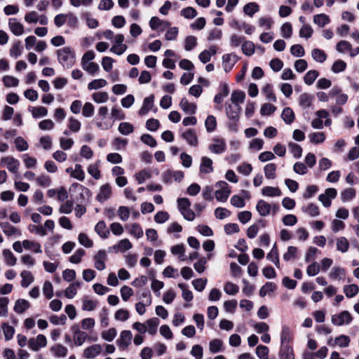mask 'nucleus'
<instances>
[{"label": "nucleus", "instance_id": "1", "mask_svg": "<svg viewBox=\"0 0 359 359\" xmlns=\"http://www.w3.org/2000/svg\"><path fill=\"white\" fill-rule=\"evenodd\" d=\"M57 60L59 63L67 69L71 68L76 62L74 50L69 47H63L57 50Z\"/></svg>", "mask_w": 359, "mask_h": 359}, {"label": "nucleus", "instance_id": "2", "mask_svg": "<svg viewBox=\"0 0 359 359\" xmlns=\"http://www.w3.org/2000/svg\"><path fill=\"white\" fill-rule=\"evenodd\" d=\"M217 189L215 195L217 201L224 203L231 194V190L229 185L224 181H219L215 184Z\"/></svg>", "mask_w": 359, "mask_h": 359}, {"label": "nucleus", "instance_id": "3", "mask_svg": "<svg viewBox=\"0 0 359 359\" xmlns=\"http://www.w3.org/2000/svg\"><path fill=\"white\" fill-rule=\"evenodd\" d=\"M256 209L261 216L266 217L271 212H272L273 215H275L278 212L279 206L276 203L269 204L264 200H259L257 203Z\"/></svg>", "mask_w": 359, "mask_h": 359}, {"label": "nucleus", "instance_id": "4", "mask_svg": "<svg viewBox=\"0 0 359 359\" xmlns=\"http://www.w3.org/2000/svg\"><path fill=\"white\" fill-rule=\"evenodd\" d=\"M124 39V36L122 34L115 35L113 41L114 44L110 51L117 55L124 53L128 48L127 45L123 43Z\"/></svg>", "mask_w": 359, "mask_h": 359}, {"label": "nucleus", "instance_id": "5", "mask_svg": "<svg viewBox=\"0 0 359 359\" xmlns=\"http://www.w3.org/2000/svg\"><path fill=\"white\" fill-rule=\"evenodd\" d=\"M353 320L351 313L347 311H341L338 314H334L331 318L332 324L337 326L349 325Z\"/></svg>", "mask_w": 359, "mask_h": 359}, {"label": "nucleus", "instance_id": "6", "mask_svg": "<svg viewBox=\"0 0 359 359\" xmlns=\"http://www.w3.org/2000/svg\"><path fill=\"white\" fill-rule=\"evenodd\" d=\"M46 345L47 339L43 334H38L28 341V346L33 351H38L40 348L46 347Z\"/></svg>", "mask_w": 359, "mask_h": 359}, {"label": "nucleus", "instance_id": "7", "mask_svg": "<svg viewBox=\"0 0 359 359\" xmlns=\"http://www.w3.org/2000/svg\"><path fill=\"white\" fill-rule=\"evenodd\" d=\"M337 191L334 188H327L325 190L324 194L319 195L318 200L322 203L323 205L328 208L331 205V201L337 197Z\"/></svg>", "mask_w": 359, "mask_h": 359}, {"label": "nucleus", "instance_id": "8", "mask_svg": "<svg viewBox=\"0 0 359 359\" xmlns=\"http://www.w3.org/2000/svg\"><path fill=\"white\" fill-rule=\"evenodd\" d=\"M162 178L165 183H172L174 181L180 182L184 178V173L180 170L172 171L168 170L163 173Z\"/></svg>", "mask_w": 359, "mask_h": 359}, {"label": "nucleus", "instance_id": "9", "mask_svg": "<svg viewBox=\"0 0 359 359\" xmlns=\"http://www.w3.org/2000/svg\"><path fill=\"white\" fill-rule=\"evenodd\" d=\"M132 339V332L130 330H123L116 342L121 350H126L131 344Z\"/></svg>", "mask_w": 359, "mask_h": 359}, {"label": "nucleus", "instance_id": "10", "mask_svg": "<svg viewBox=\"0 0 359 359\" xmlns=\"http://www.w3.org/2000/svg\"><path fill=\"white\" fill-rule=\"evenodd\" d=\"M153 109L154 112H156L157 109L154 108V95H151L144 99L142 106L140 109L138 114L140 116H144Z\"/></svg>", "mask_w": 359, "mask_h": 359}, {"label": "nucleus", "instance_id": "11", "mask_svg": "<svg viewBox=\"0 0 359 359\" xmlns=\"http://www.w3.org/2000/svg\"><path fill=\"white\" fill-rule=\"evenodd\" d=\"M1 163H3L10 172L15 174L18 173L20 166V162L18 159L8 156L2 158L1 159Z\"/></svg>", "mask_w": 359, "mask_h": 359}, {"label": "nucleus", "instance_id": "12", "mask_svg": "<svg viewBox=\"0 0 359 359\" xmlns=\"http://www.w3.org/2000/svg\"><path fill=\"white\" fill-rule=\"evenodd\" d=\"M107 259V255L104 250L97 251L93 256L94 266L98 271H103L105 267V261Z\"/></svg>", "mask_w": 359, "mask_h": 359}, {"label": "nucleus", "instance_id": "13", "mask_svg": "<svg viewBox=\"0 0 359 359\" xmlns=\"http://www.w3.org/2000/svg\"><path fill=\"white\" fill-rule=\"evenodd\" d=\"M73 332V338L75 344L77 346H82L88 337V334L79 329L78 325H74L72 327Z\"/></svg>", "mask_w": 359, "mask_h": 359}, {"label": "nucleus", "instance_id": "14", "mask_svg": "<svg viewBox=\"0 0 359 359\" xmlns=\"http://www.w3.org/2000/svg\"><path fill=\"white\" fill-rule=\"evenodd\" d=\"M102 351V346L99 344H95L83 350V356L86 359H93L100 355Z\"/></svg>", "mask_w": 359, "mask_h": 359}, {"label": "nucleus", "instance_id": "15", "mask_svg": "<svg viewBox=\"0 0 359 359\" xmlns=\"http://www.w3.org/2000/svg\"><path fill=\"white\" fill-rule=\"evenodd\" d=\"M226 142L224 139L214 138L208 149L213 154H220L226 150Z\"/></svg>", "mask_w": 359, "mask_h": 359}, {"label": "nucleus", "instance_id": "16", "mask_svg": "<svg viewBox=\"0 0 359 359\" xmlns=\"http://www.w3.org/2000/svg\"><path fill=\"white\" fill-rule=\"evenodd\" d=\"M152 172L156 175L159 174L158 169H154L153 171L149 168H146L140 170L135 175V178L137 181L138 184H143L146 180H149L152 177Z\"/></svg>", "mask_w": 359, "mask_h": 359}, {"label": "nucleus", "instance_id": "17", "mask_svg": "<svg viewBox=\"0 0 359 359\" xmlns=\"http://www.w3.org/2000/svg\"><path fill=\"white\" fill-rule=\"evenodd\" d=\"M238 58L233 53L224 54L222 56V66L226 72H229L235 65Z\"/></svg>", "mask_w": 359, "mask_h": 359}, {"label": "nucleus", "instance_id": "18", "mask_svg": "<svg viewBox=\"0 0 359 359\" xmlns=\"http://www.w3.org/2000/svg\"><path fill=\"white\" fill-rule=\"evenodd\" d=\"M149 24L152 30L159 29L160 31H163L165 29L170 26V22L161 20L159 18L156 16L152 17L150 19Z\"/></svg>", "mask_w": 359, "mask_h": 359}, {"label": "nucleus", "instance_id": "19", "mask_svg": "<svg viewBox=\"0 0 359 359\" xmlns=\"http://www.w3.org/2000/svg\"><path fill=\"white\" fill-rule=\"evenodd\" d=\"M181 136L191 147H196L198 144L196 133L193 129L187 130Z\"/></svg>", "mask_w": 359, "mask_h": 359}, {"label": "nucleus", "instance_id": "20", "mask_svg": "<svg viewBox=\"0 0 359 359\" xmlns=\"http://www.w3.org/2000/svg\"><path fill=\"white\" fill-rule=\"evenodd\" d=\"M111 195V188L109 184H105L100 187L99 192L96 196V199L103 203L108 200Z\"/></svg>", "mask_w": 359, "mask_h": 359}, {"label": "nucleus", "instance_id": "21", "mask_svg": "<svg viewBox=\"0 0 359 359\" xmlns=\"http://www.w3.org/2000/svg\"><path fill=\"white\" fill-rule=\"evenodd\" d=\"M8 27L11 32L15 36H20L24 33V26L16 18H10Z\"/></svg>", "mask_w": 359, "mask_h": 359}, {"label": "nucleus", "instance_id": "22", "mask_svg": "<svg viewBox=\"0 0 359 359\" xmlns=\"http://www.w3.org/2000/svg\"><path fill=\"white\" fill-rule=\"evenodd\" d=\"M241 107L238 104H228L226 114L229 120H239Z\"/></svg>", "mask_w": 359, "mask_h": 359}, {"label": "nucleus", "instance_id": "23", "mask_svg": "<svg viewBox=\"0 0 359 359\" xmlns=\"http://www.w3.org/2000/svg\"><path fill=\"white\" fill-rule=\"evenodd\" d=\"M50 351L55 358H65L67 356L68 349L66 346L60 344H57L50 347Z\"/></svg>", "mask_w": 359, "mask_h": 359}, {"label": "nucleus", "instance_id": "24", "mask_svg": "<svg viewBox=\"0 0 359 359\" xmlns=\"http://www.w3.org/2000/svg\"><path fill=\"white\" fill-rule=\"evenodd\" d=\"M126 229L129 233L137 239L142 238L144 235V231L141 226L137 223H133L126 226Z\"/></svg>", "mask_w": 359, "mask_h": 359}, {"label": "nucleus", "instance_id": "25", "mask_svg": "<svg viewBox=\"0 0 359 359\" xmlns=\"http://www.w3.org/2000/svg\"><path fill=\"white\" fill-rule=\"evenodd\" d=\"M180 107L186 114H194L197 109L196 104L189 102L185 97H183L181 100Z\"/></svg>", "mask_w": 359, "mask_h": 359}, {"label": "nucleus", "instance_id": "26", "mask_svg": "<svg viewBox=\"0 0 359 359\" xmlns=\"http://www.w3.org/2000/svg\"><path fill=\"white\" fill-rule=\"evenodd\" d=\"M133 248V244L128 238H124L118 242L117 244L114 245L112 248L115 252H125L127 250H130Z\"/></svg>", "mask_w": 359, "mask_h": 359}, {"label": "nucleus", "instance_id": "27", "mask_svg": "<svg viewBox=\"0 0 359 359\" xmlns=\"http://www.w3.org/2000/svg\"><path fill=\"white\" fill-rule=\"evenodd\" d=\"M313 100V97L307 93H304L299 97V104L304 109L311 107Z\"/></svg>", "mask_w": 359, "mask_h": 359}, {"label": "nucleus", "instance_id": "28", "mask_svg": "<svg viewBox=\"0 0 359 359\" xmlns=\"http://www.w3.org/2000/svg\"><path fill=\"white\" fill-rule=\"evenodd\" d=\"M213 171L212 161L206 156L201 158L200 165V172L205 174L210 173Z\"/></svg>", "mask_w": 359, "mask_h": 359}, {"label": "nucleus", "instance_id": "29", "mask_svg": "<svg viewBox=\"0 0 359 359\" xmlns=\"http://www.w3.org/2000/svg\"><path fill=\"white\" fill-rule=\"evenodd\" d=\"M262 194L264 196L278 197L281 196L282 192L278 187L266 186L262 189Z\"/></svg>", "mask_w": 359, "mask_h": 359}, {"label": "nucleus", "instance_id": "30", "mask_svg": "<svg viewBox=\"0 0 359 359\" xmlns=\"http://www.w3.org/2000/svg\"><path fill=\"white\" fill-rule=\"evenodd\" d=\"M80 282H74L70 284L64 291V294L67 299H73L77 294L78 289L81 287Z\"/></svg>", "mask_w": 359, "mask_h": 359}, {"label": "nucleus", "instance_id": "31", "mask_svg": "<svg viewBox=\"0 0 359 359\" xmlns=\"http://www.w3.org/2000/svg\"><path fill=\"white\" fill-rule=\"evenodd\" d=\"M276 165L273 163H269L264 165V173L266 179L274 180L276 177Z\"/></svg>", "mask_w": 359, "mask_h": 359}, {"label": "nucleus", "instance_id": "32", "mask_svg": "<svg viewBox=\"0 0 359 359\" xmlns=\"http://www.w3.org/2000/svg\"><path fill=\"white\" fill-rule=\"evenodd\" d=\"M346 271L340 266H335L331 270L329 277L332 280H341L345 278Z\"/></svg>", "mask_w": 359, "mask_h": 359}, {"label": "nucleus", "instance_id": "33", "mask_svg": "<svg viewBox=\"0 0 359 359\" xmlns=\"http://www.w3.org/2000/svg\"><path fill=\"white\" fill-rule=\"evenodd\" d=\"M100 166V161H97L95 163L90 164L87 168L88 173L90 175H91L95 180H99L101 177Z\"/></svg>", "mask_w": 359, "mask_h": 359}, {"label": "nucleus", "instance_id": "34", "mask_svg": "<svg viewBox=\"0 0 359 359\" xmlns=\"http://www.w3.org/2000/svg\"><path fill=\"white\" fill-rule=\"evenodd\" d=\"M30 306L29 302L24 299H17L15 302L13 310L17 313H22Z\"/></svg>", "mask_w": 359, "mask_h": 359}, {"label": "nucleus", "instance_id": "35", "mask_svg": "<svg viewBox=\"0 0 359 359\" xmlns=\"http://www.w3.org/2000/svg\"><path fill=\"white\" fill-rule=\"evenodd\" d=\"M22 245L25 249L32 250L34 253L42 252L41 245L37 242L29 240H24L22 241Z\"/></svg>", "mask_w": 359, "mask_h": 359}, {"label": "nucleus", "instance_id": "36", "mask_svg": "<svg viewBox=\"0 0 359 359\" xmlns=\"http://www.w3.org/2000/svg\"><path fill=\"white\" fill-rule=\"evenodd\" d=\"M281 118L286 124L290 125L294 121L295 115L290 107H285L282 111Z\"/></svg>", "mask_w": 359, "mask_h": 359}, {"label": "nucleus", "instance_id": "37", "mask_svg": "<svg viewBox=\"0 0 359 359\" xmlns=\"http://www.w3.org/2000/svg\"><path fill=\"white\" fill-rule=\"evenodd\" d=\"M20 276L22 278L21 286L22 287H27L34 280V276L29 271H22L20 273Z\"/></svg>", "mask_w": 359, "mask_h": 359}, {"label": "nucleus", "instance_id": "38", "mask_svg": "<svg viewBox=\"0 0 359 359\" xmlns=\"http://www.w3.org/2000/svg\"><path fill=\"white\" fill-rule=\"evenodd\" d=\"M262 93L265 95L268 101L276 102L277 100L276 96L273 92V86L267 83L262 89Z\"/></svg>", "mask_w": 359, "mask_h": 359}, {"label": "nucleus", "instance_id": "39", "mask_svg": "<svg viewBox=\"0 0 359 359\" xmlns=\"http://www.w3.org/2000/svg\"><path fill=\"white\" fill-rule=\"evenodd\" d=\"M96 233L103 238H107L109 236V231L107 229L106 224L104 221H100L95 226Z\"/></svg>", "mask_w": 359, "mask_h": 359}, {"label": "nucleus", "instance_id": "40", "mask_svg": "<svg viewBox=\"0 0 359 359\" xmlns=\"http://www.w3.org/2000/svg\"><path fill=\"white\" fill-rule=\"evenodd\" d=\"M330 22L328 15L324 13L317 14L313 16V22L320 27H323Z\"/></svg>", "mask_w": 359, "mask_h": 359}, {"label": "nucleus", "instance_id": "41", "mask_svg": "<svg viewBox=\"0 0 359 359\" xmlns=\"http://www.w3.org/2000/svg\"><path fill=\"white\" fill-rule=\"evenodd\" d=\"M266 258L272 262L276 267H280L278 248L276 243L273 245L271 251L267 254Z\"/></svg>", "mask_w": 359, "mask_h": 359}, {"label": "nucleus", "instance_id": "42", "mask_svg": "<svg viewBox=\"0 0 359 359\" xmlns=\"http://www.w3.org/2000/svg\"><path fill=\"white\" fill-rule=\"evenodd\" d=\"M302 210L311 217H317L320 214L318 207L313 203H309L306 206H303Z\"/></svg>", "mask_w": 359, "mask_h": 359}, {"label": "nucleus", "instance_id": "43", "mask_svg": "<svg viewBox=\"0 0 359 359\" xmlns=\"http://www.w3.org/2000/svg\"><path fill=\"white\" fill-rule=\"evenodd\" d=\"M343 290L347 298H352L358 294L359 287L355 284L346 285L344 287Z\"/></svg>", "mask_w": 359, "mask_h": 359}, {"label": "nucleus", "instance_id": "44", "mask_svg": "<svg viewBox=\"0 0 359 359\" xmlns=\"http://www.w3.org/2000/svg\"><path fill=\"white\" fill-rule=\"evenodd\" d=\"M32 115L35 118L46 116L48 114V110L44 107H31L29 109Z\"/></svg>", "mask_w": 359, "mask_h": 359}, {"label": "nucleus", "instance_id": "45", "mask_svg": "<svg viewBox=\"0 0 359 359\" xmlns=\"http://www.w3.org/2000/svg\"><path fill=\"white\" fill-rule=\"evenodd\" d=\"M147 332L151 335H154L157 332V327L159 325V320L157 318L149 319L147 322Z\"/></svg>", "mask_w": 359, "mask_h": 359}, {"label": "nucleus", "instance_id": "46", "mask_svg": "<svg viewBox=\"0 0 359 359\" xmlns=\"http://www.w3.org/2000/svg\"><path fill=\"white\" fill-rule=\"evenodd\" d=\"M171 252L174 255H178L180 261H184L185 257V248L183 244L174 245L171 248Z\"/></svg>", "mask_w": 359, "mask_h": 359}, {"label": "nucleus", "instance_id": "47", "mask_svg": "<svg viewBox=\"0 0 359 359\" xmlns=\"http://www.w3.org/2000/svg\"><path fill=\"white\" fill-rule=\"evenodd\" d=\"M2 254L7 265L13 266L16 264L17 259L10 250H4Z\"/></svg>", "mask_w": 359, "mask_h": 359}, {"label": "nucleus", "instance_id": "48", "mask_svg": "<svg viewBox=\"0 0 359 359\" xmlns=\"http://www.w3.org/2000/svg\"><path fill=\"white\" fill-rule=\"evenodd\" d=\"M350 341H351V339H350L349 337H348L346 335L341 334L335 338L334 343L332 345L333 346H338L339 347H341V348H345V347H348L349 346Z\"/></svg>", "mask_w": 359, "mask_h": 359}, {"label": "nucleus", "instance_id": "49", "mask_svg": "<svg viewBox=\"0 0 359 359\" xmlns=\"http://www.w3.org/2000/svg\"><path fill=\"white\" fill-rule=\"evenodd\" d=\"M118 132L123 135H128L133 133L134 127L128 122H122L118 127Z\"/></svg>", "mask_w": 359, "mask_h": 359}, {"label": "nucleus", "instance_id": "50", "mask_svg": "<svg viewBox=\"0 0 359 359\" xmlns=\"http://www.w3.org/2000/svg\"><path fill=\"white\" fill-rule=\"evenodd\" d=\"M97 306V302L84 297L82 300V309L83 311H91L95 309Z\"/></svg>", "mask_w": 359, "mask_h": 359}, {"label": "nucleus", "instance_id": "51", "mask_svg": "<svg viewBox=\"0 0 359 359\" xmlns=\"http://www.w3.org/2000/svg\"><path fill=\"white\" fill-rule=\"evenodd\" d=\"M81 66L82 68L90 74H96L100 69L99 65L93 62H86L84 63H81Z\"/></svg>", "mask_w": 359, "mask_h": 359}, {"label": "nucleus", "instance_id": "52", "mask_svg": "<svg viewBox=\"0 0 359 359\" xmlns=\"http://www.w3.org/2000/svg\"><path fill=\"white\" fill-rule=\"evenodd\" d=\"M311 56L313 59L318 62H323L327 58L325 53L319 48H314L311 51Z\"/></svg>", "mask_w": 359, "mask_h": 359}, {"label": "nucleus", "instance_id": "53", "mask_svg": "<svg viewBox=\"0 0 359 359\" xmlns=\"http://www.w3.org/2000/svg\"><path fill=\"white\" fill-rule=\"evenodd\" d=\"M337 250L344 253L348 250L349 243L345 237H340L337 240Z\"/></svg>", "mask_w": 359, "mask_h": 359}, {"label": "nucleus", "instance_id": "54", "mask_svg": "<svg viewBox=\"0 0 359 359\" xmlns=\"http://www.w3.org/2000/svg\"><path fill=\"white\" fill-rule=\"evenodd\" d=\"M71 176L79 181H83L85 179V172L80 164H76L74 171L72 172Z\"/></svg>", "mask_w": 359, "mask_h": 359}, {"label": "nucleus", "instance_id": "55", "mask_svg": "<svg viewBox=\"0 0 359 359\" xmlns=\"http://www.w3.org/2000/svg\"><path fill=\"white\" fill-rule=\"evenodd\" d=\"M355 196V190L353 188H346L341 192V198L343 202L352 200Z\"/></svg>", "mask_w": 359, "mask_h": 359}, {"label": "nucleus", "instance_id": "56", "mask_svg": "<svg viewBox=\"0 0 359 359\" xmlns=\"http://www.w3.org/2000/svg\"><path fill=\"white\" fill-rule=\"evenodd\" d=\"M229 93V90L228 86L226 84H224L221 91L215 96V102L221 104L223 102V100L228 96Z\"/></svg>", "mask_w": 359, "mask_h": 359}, {"label": "nucleus", "instance_id": "57", "mask_svg": "<svg viewBox=\"0 0 359 359\" xmlns=\"http://www.w3.org/2000/svg\"><path fill=\"white\" fill-rule=\"evenodd\" d=\"M319 76V73L316 70H310L306 72L304 77V81L306 85H311Z\"/></svg>", "mask_w": 359, "mask_h": 359}, {"label": "nucleus", "instance_id": "58", "mask_svg": "<svg viewBox=\"0 0 359 359\" xmlns=\"http://www.w3.org/2000/svg\"><path fill=\"white\" fill-rule=\"evenodd\" d=\"M288 147L294 158H299L302 156V149L299 144L294 142H290L288 144Z\"/></svg>", "mask_w": 359, "mask_h": 359}, {"label": "nucleus", "instance_id": "59", "mask_svg": "<svg viewBox=\"0 0 359 359\" xmlns=\"http://www.w3.org/2000/svg\"><path fill=\"white\" fill-rule=\"evenodd\" d=\"M107 84V82L105 79H95V80L90 81L88 84V90H97L99 88L104 87Z\"/></svg>", "mask_w": 359, "mask_h": 359}, {"label": "nucleus", "instance_id": "60", "mask_svg": "<svg viewBox=\"0 0 359 359\" xmlns=\"http://www.w3.org/2000/svg\"><path fill=\"white\" fill-rule=\"evenodd\" d=\"M205 126L208 133H212L216 129L217 121L214 116L209 115L205 121Z\"/></svg>", "mask_w": 359, "mask_h": 359}, {"label": "nucleus", "instance_id": "61", "mask_svg": "<svg viewBox=\"0 0 359 359\" xmlns=\"http://www.w3.org/2000/svg\"><path fill=\"white\" fill-rule=\"evenodd\" d=\"M276 288V284L271 282H267L264 284L259 290V295L262 297H265L267 294L273 292Z\"/></svg>", "mask_w": 359, "mask_h": 359}, {"label": "nucleus", "instance_id": "62", "mask_svg": "<svg viewBox=\"0 0 359 359\" xmlns=\"http://www.w3.org/2000/svg\"><path fill=\"white\" fill-rule=\"evenodd\" d=\"M93 100L96 103H104L109 100V95L107 92H96L92 95Z\"/></svg>", "mask_w": 359, "mask_h": 359}, {"label": "nucleus", "instance_id": "63", "mask_svg": "<svg viewBox=\"0 0 359 359\" xmlns=\"http://www.w3.org/2000/svg\"><path fill=\"white\" fill-rule=\"evenodd\" d=\"M78 241L81 245L87 248H90L93 245V241L85 233H80L79 234Z\"/></svg>", "mask_w": 359, "mask_h": 359}, {"label": "nucleus", "instance_id": "64", "mask_svg": "<svg viewBox=\"0 0 359 359\" xmlns=\"http://www.w3.org/2000/svg\"><path fill=\"white\" fill-rule=\"evenodd\" d=\"M259 11V6L257 4L252 2L245 4L243 7V12L252 17L255 13Z\"/></svg>", "mask_w": 359, "mask_h": 359}]
</instances>
